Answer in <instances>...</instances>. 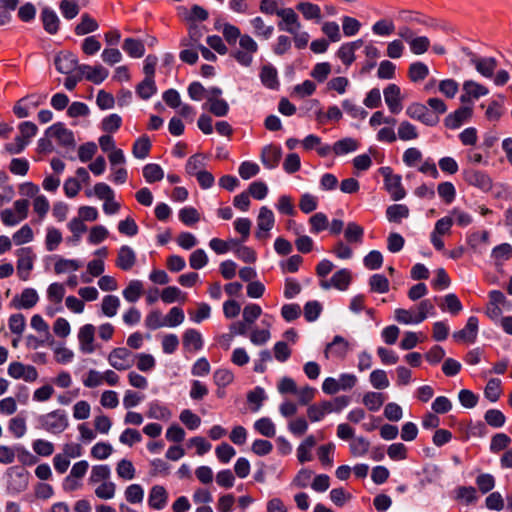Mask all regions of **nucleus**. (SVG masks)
Instances as JSON below:
<instances>
[{
  "instance_id": "7",
  "label": "nucleus",
  "mask_w": 512,
  "mask_h": 512,
  "mask_svg": "<svg viewBox=\"0 0 512 512\" xmlns=\"http://www.w3.org/2000/svg\"><path fill=\"white\" fill-rule=\"evenodd\" d=\"M278 17L280 20L278 21L277 26L280 31L293 34L301 30L302 24L294 9L280 8Z\"/></svg>"
},
{
  "instance_id": "11",
  "label": "nucleus",
  "mask_w": 512,
  "mask_h": 512,
  "mask_svg": "<svg viewBox=\"0 0 512 512\" xmlns=\"http://www.w3.org/2000/svg\"><path fill=\"white\" fill-rule=\"evenodd\" d=\"M274 223L275 218L272 210L266 206L261 207L257 217L256 237L258 239L266 238L268 232L273 228Z\"/></svg>"
},
{
  "instance_id": "19",
  "label": "nucleus",
  "mask_w": 512,
  "mask_h": 512,
  "mask_svg": "<svg viewBox=\"0 0 512 512\" xmlns=\"http://www.w3.org/2000/svg\"><path fill=\"white\" fill-rule=\"evenodd\" d=\"M363 40L347 42L340 46L336 55L345 66H350L356 59L355 51L363 45Z\"/></svg>"
},
{
  "instance_id": "2",
  "label": "nucleus",
  "mask_w": 512,
  "mask_h": 512,
  "mask_svg": "<svg viewBox=\"0 0 512 512\" xmlns=\"http://www.w3.org/2000/svg\"><path fill=\"white\" fill-rule=\"evenodd\" d=\"M38 421L41 428L53 434L62 433L69 425L66 412L59 409L41 415Z\"/></svg>"
},
{
  "instance_id": "38",
  "label": "nucleus",
  "mask_w": 512,
  "mask_h": 512,
  "mask_svg": "<svg viewBox=\"0 0 512 512\" xmlns=\"http://www.w3.org/2000/svg\"><path fill=\"white\" fill-rule=\"evenodd\" d=\"M104 272V262L101 258H95L87 265V273L81 275V280L84 283H90L91 277H98Z\"/></svg>"
},
{
  "instance_id": "62",
  "label": "nucleus",
  "mask_w": 512,
  "mask_h": 512,
  "mask_svg": "<svg viewBox=\"0 0 512 512\" xmlns=\"http://www.w3.org/2000/svg\"><path fill=\"white\" fill-rule=\"evenodd\" d=\"M484 419L488 425L494 428L502 427L506 421L505 415L498 409L487 410Z\"/></svg>"
},
{
  "instance_id": "18",
  "label": "nucleus",
  "mask_w": 512,
  "mask_h": 512,
  "mask_svg": "<svg viewBox=\"0 0 512 512\" xmlns=\"http://www.w3.org/2000/svg\"><path fill=\"white\" fill-rule=\"evenodd\" d=\"M349 351V343L342 336L336 335L332 342L328 343L324 355L328 359L330 355L337 358H344Z\"/></svg>"
},
{
  "instance_id": "39",
  "label": "nucleus",
  "mask_w": 512,
  "mask_h": 512,
  "mask_svg": "<svg viewBox=\"0 0 512 512\" xmlns=\"http://www.w3.org/2000/svg\"><path fill=\"white\" fill-rule=\"evenodd\" d=\"M205 156L203 154H194L186 162L185 171L191 176L198 175L199 172L204 171Z\"/></svg>"
},
{
  "instance_id": "56",
  "label": "nucleus",
  "mask_w": 512,
  "mask_h": 512,
  "mask_svg": "<svg viewBox=\"0 0 512 512\" xmlns=\"http://www.w3.org/2000/svg\"><path fill=\"white\" fill-rule=\"evenodd\" d=\"M116 472L119 478L132 480L135 477V467L130 460L121 459L117 463Z\"/></svg>"
},
{
  "instance_id": "43",
  "label": "nucleus",
  "mask_w": 512,
  "mask_h": 512,
  "mask_svg": "<svg viewBox=\"0 0 512 512\" xmlns=\"http://www.w3.org/2000/svg\"><path fill=\"white\" fill-rule=\"evenodd\" d=\"M38 300L39 296L36 290L33 288H26L20 294L17 307L22 309H30L36 305Z\"/></svg>"
},
{
  "instance_id": "9",
  "label": "nucleus",
  "mask_w": 512,
  "mask_h": 512,
  "mask_svg": "<svg viewBox=\"0 0 512 512\" xmlns=\"http://www.w3.org/2000/svg\"><path fill=\"white\" fill-rule=\"evenodd\" d=\"M8 375L14 379H22L25 382H34L38 378V371L33 365H25L21 362H11L8 366Z\"/></svg>"
},
{
  "instance_id": "26",
  "label": "nucleus",
  "mask_w": 512,
  "mask_h": 512,
  "mask_svg": "<svg viewBox=\"0 0 512 512\" xmlns=\"http://www.w3.org/2000/svg\"><path fill=\"white\" fill-rule=\"evenodd\" d=\"M41 21L44 30L49 34H56L59 30V18L54 10L49 7H45L41 11Z\"/></svg>"
},
{
  "instance_id": "24",
  "label": "nucleus",
  "mask_w": 512,
  "mask_h": 512,
  "mask_svg": "<svg viewBox=\"0 0 512 512\" xmlns=\"http://www.w3.org/2000/svg\"><path fill=\"white\" fill-rule=\"evenodd\" d=\"M463 91H464V94H462L460 97V100L462 103H466V102L470 101L471 97L477 99L481 96H485L489 92V90L485 86H483L477 82H474L472 80H468V81L464 82Z\"/></svg>"
},
{
  "instance_id": "60",
  "label": "nucleus",
  "mask_w": 512,
  "mask_h": 512,
  "mask_svg": "<svg viewBox=\"0 0 512 512\" xmlns=\"http://www.w3.org/2000/svg\"><path fill=\"white\" fill-rule=\"evenodd\" d=\"M370 443L364 437H356L353 438L349 447L350 452L355 457H360L365 455L369 450Z\"/></svg>"
},
{
  "instance_id": "58",
  "label": "nucleus",
  "mask_w": 512,
  "mask_h": 512,
  "mask_svg": "<svg viewBox=\"0 0 512 512\" xmlns=\"http://www.w3.org/2000/svg\"><path fill=\"white\" fill-rule=\"evenodd\" d=\"M65 295V287L61 283H52L49 285L47 289V299L55 303L57 305H60Z\"/></svg>"
},
{
  "instance_id": "10",
  "label": "nucleus",
  "mask_w": 512,
  "mask_h": 512,
  "mask_svg": "<svg viewBox=\"0 0 512 512\" xmlns=\"http://www.w3.org/2000/svg\"><path fill=\"white\" fill-rule=\"evenodd\" d=\"M463 178L468 185L477 187L483 191H489L492 188L491 178L483 171L466 169L463 172Z\"/></svg>"
},
{
  "instance_id": "22",
  "label": "nucleus",
  "mask_w": 512,
  "mask_h": 512,
  "mask_svg": "<svg viewBox=\"0 0 512 512\" xmlns=\"http://www.w3.org/2000/svg\"><path fill=\"white\" fill-rule=\"evenodd\" d=\"M55 66L60 73L69 74L74 70H78L80 65H78L77 57L74 54L66 52L56 57Z\"/></svg>"
},
{
  "instance_id": "13",
  "label": "nucleus",
  "mask_w": 512,
  "mask_h": 512,
  "mask_svg": "<svg viewBox=\"0 0 512 512\" xmlns=\"http://www.w3.org/2000/svg\"><path fill=\"white\" fill-rule=\"evenodd\" d=\"M95 327L92 324L83 325L78 332L79 348L84 354L95 351Z\"/></svg>"
},
{
  "instance_id": "36",
  "label": "nucleus",
  "mask_w": 512,
  "mask_h": 512,
  "mask_svg": "<svg viewBox=\"0 0 512 512\" xmlns=\"http://www.w3.org/2000/svg\"><path fill=\"white\" fill-rule=\"evenodd\" d=\"M143 294V283L140 280H132L123 290V297L130 303H135Z\"/></svg>"
},
{
  "instance_id": "31",
  "label": "nucleus",
  "mask_w": 512,
  "mask_h": 512,
  "mask_svg": "<svg viewBox=\"0 0 512 512\" xmlns=\"http://www.w3.org/2000/svg\"><path fill=\"white\" fill-rule=\"evenodd\" d=\"M489 233L487 231H481L474 233L469 238V244L472 248V253L482 254L486 253L488 249Z\"/></svg>"
},
{
  "instance_id": "12",
  "label": "nucleus",
  "mask_w": 512,
  "mask_h": 512,
  "mask_svg": "<svg viewBox=\"0 0 512 512\" xmlns=\"http://www.w3.org/2000/svg\"><path fill=\"white\" fill-rule=\"evenodd\" d=\"M470 62L474 65L478 73L486 78H492L498 66V62L493 57H479L473 53L470 54Z\"/></svg>"
},
{
  "instance_id": "46",
  "label": "nucleus",
  "mask_w": 512,
  "mask_h": 512,
  "mask_svg": "<svg viewBox=\"0 0 512 512\" xmlns=\"http://www.w3.org/2000/svg\"><path fill=\"white\" fill-rule=\"evenodd\" d=\"M254 429L265 437L272 438L276 434V428L272 420L268 417H262L254 423Z\"/></svg>"
},
{
  "instance_id": "5",
  "label": "nucleus",
  "mask_w": 512,
  "mask_h": 512,
  "mask_svg": "<svg viewBox=\"0 0 512 512\" xmlns=\"http://www.w3.org/2000/svg\"><path fill=\"white\" fill-rule=\"evenodd\" d=\"M379 171L384 177L385 187L392 199L397 201L404 198L406 192L401 183V176L393 174V170L390 167H381Z\"/></svg>"
},
{
  "instance_id": "41",
  "label": "nucleus",
  "mask_w": 512,
  "mask_h": 512,
  "mask_svg": "<svg viewBox=\"0 0 512 512\" xmlns=\"http://www.w3.org/2000/svg\"><path fill=\"white\" fill-rule=\"evenodd\" d=\"M359 147V143L357 140L347 137L343 138L333 145V152L336 155H344L353 151H356Z\"/></svg>"
},
{
  "instance_id": "27",
  "label": "nucleus",
  "mask_w": 512,
  "mask_h": 512,
  "mask_svg": "<svg viewBox=\"0 0 512 512\" xmlns=\"http://www.w3.org/2000/svg\"><path fill=\"white\" fill-rule=\"evenodd\" d=\"M333 411V403H330L329 401H322L320 403L310 405L307 409V415L312 422H317L322 420L326 414Z\"/></svg>"
},
{
  "instance_id": "49",
  "label": "nucleus",
  "mask_w": 512,
  "mask_h": 512,
  "mask_svg": "<svg viewBox=\"0 0 512 512\" xmlns=\"http://www.w3.org/2000/svg\"><path fill=\"white\" fill-rule=\"evenodd\" d=\"M309 224H310V232L313 234H318V233L326 230L329 227L328 218L322 212H318V213L312 215L309 219Z\"/></svg>"
},
{
  "instance_id": "64",
  "label": "nucleus",
  "mask_w": 512,
  "mask_h": 512,
  "mask_svg": "<svg viewBox=\"0 0 512 512\" xmlns=\"http://www.w3.org/2000/svg\"><path fill=\"white\" fill-rule=\"evenodd\" d=\"M179 419L189 430H195L201 424V418L189 409H184Z\"/></svg>"
},
{
  "instance_id": "25",
  "label": "nucleus",
  "mask_w": 512,
  "mask_h": 512,
  "mask_svg": "<svg viewBox=\"0 0 512 512\" xmlns=\"http://www.w3.org/2000/svg\"><path fill=\"white\" fill-rule=\"evenodd\" d=\"M183 347L189 352H196L202 349L203 339L201 333L196 329H187L183 334Z\"/></svg>"
},
{
  "instance_id": "30",
  "label": "nucleus",
  "mask_w": 512,
  "mask_h": 512,
  "mask_svg": "<svg viewBox=\"0 0 512 512\" xmlns=\"http://www.w3.org/2000/svg\"><path fill=\"white\" fill-rule=\"evenodd\" d=\"M147 417L150 419L168 421L172 417L169 408L158 401H152L148 404Z\"/></svg>"
},
{
  "instance_id": "37",
  "label": "nucleus",
  "mask_w": 512,
  "mask_h": 512,
  "mask_svg": "<svg viewBox=\"0 0 512 512\" xmlns=\"http://www.w3.org/2000/svg\"><path fill=\"white\" fill-rule=\"evenodd\" d=\"M250 24L254 30V34L257 37H262L267 40L272 36L274 32V27L266 25L264 20L260 16L251 19Z\"/></svg>"
},
{
  "instance_id": "34",
  "label": "nucleus",
  "mask_w": 512,
  "mask_h": 512,
  "mask_svg": "<svg viewBox=\"0 0 512 512\" xmlns=\"http://www.w3.org/2000/svg\"><path fill=\"white\" fill-rule=\"evenodd\" d=\"M122 48L132 58H141L145 53L143 42L134 38H126Z\"/></svg>"
},
{
  "instance_id": "33",
  "label": "nucleus",
  "mask_w": 512,
  "mask_h": 512,
  "mask_svg": "<svg viewBox=\"0 0 512 512\" xmlns=\"http://www.w3.org/2000/svg\"><path fill=\"white\" fill-rule=\"evenodd\" d=\"M260 79L264 86L276 89L279 86L277 70L272 65H264L260 72Z\"/></svg>"
},
{
  "instance_id": "50",
  "label": "nucleus",
  "mask_w": 512,
  "mask_h": 512,
  "mask_svg": "<svg viewBox=\"0 0 512 512\" xmlns=\"http://www.w3.org/2000/svg\"><path fill=\"white\" fill-rule=\"evenodd\" d=\"M120 307V300L115 295H107L103 298L101 310L107 317H113L117 314Z\"/></svg>"
},
{
  "instance_id": "4",
  "label": "nucleus",
  "mask_w": 512,
  "mask_h": 512,
  "mask_svg": "<svg viewBox=\"0 0 512 512\" xmlns=\"http://www.w3.org/2000/svg\"><path fill=\"white\" fill-rule=\"evenodd\" d=\"M209 245L216 254L235 253L239 256L254 255L253 251L248 247L243 246L240 241L235 239L224 241L219 238H213L210 240Z\"/></svg>"
},
{
  "instance_id": "40",
  "label": "nucleus",
  "mask_w": 512,
  "mask_h": 512,
  "mask_svg": "<svg viewBox=\"0 0 512 512\" xmlns=\"http://www.w3.org/2000/svg\"><path fill=\"white\" fill-rule=\"evenodd\" d=\"M429 74L428 66L423 62H414L408 69V77L412 82H420Z\"/></svg>"
},
{
  "instance_id": "59",
  "label": "nucleus",
  "mask_w": 512,
  "mask_h": 512,
  "mask_svg": "<svg viewBox=\"0 0 512 512\" xmlns=\"http://www.w3.org/2000/svg\"><path fill=\"white\" fill-rule=\"evenodd\" d=\"M334 451H335V445L333 443L321 445L318 448V451H317L318 458L323 466L331 467L333 465Z\"/></svg>"
},
{
  "instance_id": "29",
  "label": "nucleus",
  "mask_w": 512,
  "mask_h": 512,
  "mask_svg": "<svg viewBox=\"0 0 512 512\" xmlns=\"http://www.w3.org/2000/svg\"><path fill=\"white\" fill-rule=\"evenodd\" d=\"M398 20H400L403 25L411 27L415 24L428 26L429 21L426 17L422 16L418 12L409 11V10H401L397 16Z\"/></svg>"
},
{
  "instance_id": "51",
  "label": "nucleus",
  "mask_w": 512,
  "mask_h": 512,
  "mask_svg": "<svg viewBox=\"0 0 512 512\" xmlns=\"http://www.w3.org/2000/svg\"><path fill=\"white\" fill-rule=\"evenodd\" d=\"M443 311H448L452 315H457L462 311L463 306L456 294L450 293L445 295L444 303L440 305Z\"/></svg>"
},
{
  "instance_id": "47",
  "label": "nucleus",
  "mask_w": 512,
  "mask_h": 512,
  "mask_svg": "<svg viewBox=\"0 0 512 512\" xmlns=\"http://www.w3.org/2000/svg\"><path fill=\"white\" fill-rule=\"evenodd\" d=\"M398 137L402 141H411L419 137L417 127L408 121H402L398 126Z\"/></svg>"
},
{
  "instance_id": "48",
  "label": "nucleus",
  "mask_w": 512,
  "mask_h": 512,
  "mask_svg": "<svg viewBox=\"0 0 512 512\" xmlns=\"http://www.w3.org/2000/svg\"><path fill=\"white\" fill-rule=\"evenodd\" d=\"M143 176L148 183H154L163 179L164 171L160 165L149 163L143 167Z\"/></svg>"
},
{
  "instance_id": "57",
  "label": "nucleus",
  "mask_w": 512,
  "mask_h": 512,
  "mask_svg": "<svg viewBox=\"0 0 512 512\" xmlns=\"http://www.w3.org/2000/svg\"><path fill=\"white\" fill-rule=\"evenodd\" d=\"M384 400L383 394L378 392H368L363 397V403L370 411L379 410Z\"/></svg>"
},
{
  "instance_id": "17",
  "label": "nucleus",
  "mask_w": 512,
  "mask_h": 512,
  "mask_svg": "<svg viewBox=\"0 0 512 512\" xmlns=\"http://www.w3.org/2000/svg\"><path fill=\"white\" fill-rule=\"evenodd\" d=\"M78 71L82 77L94 84L102 83L109 75V71L101 65L89 66L83 64L78 67Z\"/></svg>"
},
{
  "instance_id": "44",
  "label": "nucleus",
  "mask_w": 512,
  "mask_h": 512,
  "mask_svg": "<svg viewBox=\"0 0 512 512\" xmlns=\"http://www.w3.org/2000/svg\"><path fill=\"white\" fill-rule=\"evenodd\" d=\"M409 209L403 204H394L387 208L386 216L390 222L399 223L403 218H407Z\"/></svg>"
},
{
  "instance_id": "16",
  "label": "nucleus",
  "mask_w": 512,
  "mask_h": 512,
  "mask_svg": "<svg viewBox=\"0 0 512 512\" xmlns=\"http://www.w3.org/2000/svg\"><path fill=\"white\" fill-rule=\"evenodd\" d=\"M385 103L393 114L402 110L401 90L396 84H389L383 91Z\"/></svg>"
},
{
  "instance_id": "42",
  "label": "nucleus",
  "mask_w": 512,
  "mask_h": 512,
  "mask_svg": "<svg viewBox=\"0 0 512 512\" xmlns=\"http://www.w3.org/2000/svg\"><path fill=\"white\" fill-rule=\"evenodd\" d=\"M7 474L9 477L16 478L17 479V489L18 490H25L28 487L29 483V472L24 469L17 466L10 467L7 470Z\"/></svg>"
},
{
  "instance_id": "15",
  "label": "nucleus",
  "mask_w": 512,
  "mask_h": 512,
  "mask_svg": "<svg viewBox=\"0 0 512 512\" xmlns=\"http://www.w3.org/2000/svg\"><path fill=\"white\" fill-rule=\"evenodd\" d=\"M478 334V318L470 316L465 327L453 333V338L458 342L474 343Z\"/></svg>"
},
{
  "instance_id": "8",
  "label": "nucleus",
  "mask_w": 512,
  "mask_h": 512,
  "mask_svg": "<svg viewBox=\"0 0 512 512\" xmlns=\"http://www.w3.org/2000/svg\"><path fill=\"white\" fill-rule=\"evenodd\" d=\"M406 115L411 119L420 121L427 126H435L439 122V117L432 113L424 104L412 103L406 108Z\"/></svg>"
},
{
  "instance_id": "61",
  "label": "nucleus",
  "mask_w": 512,
  "mask_h": 512,
  "mask_svg": "<svg viewBox=\"0 0 512 512\" xmlns=\"http://www.w3.org/2000/svg\"><path fill=\"white\" fill-rule=\"evenodd\" d=\"M145 326L150 330L166 326L165 318L159 310L150 311L145 318Z\"/></svg>"
},
{
  "instance_id": "6",
  "label": "nucleus",
  "mask_w": 512,
  "mask_h": 512,
  "mask_svg": "<svg viewBox=\"0 0 512 512\" xmlns=\"http://www.w3.org/2000/svg\"><path fill=\"white\" fill-rule=\"evenodd\" d=\"M107 360L114 369L125 371L133 366L134 354L127 348L117 347L111 350Z\"/></svg>"
},
{
  "instance_id": "54",
  "label": "nucleus",
  "mask_w": 512,
  "mask_h": 512,
  "mask_svg": "<svg viewBox=\"0 0 512 512\" xmlns=\"http://www.w3.org/2000/svg\"><path fill=\"white\" fill-rule=\"evenodd\" d=\"M502 393L501 381L497 378L490 379L485 387L484 395L490 402H496Z\"/></svg>"
},
{
  "instance_id": "14",
  "label": "nucleus",
  "mask_w": 512,
  "mask_h": 512,
  "mask_svg": "<svg viewBox=\"0 0 512 512\" xmlns=\"http://www.w3.org/2000/svg\"><path fill=\"white\" fill-rule=\"evenodd\" d=\"M48 137L57 139L60 145L69 147L75 145L73 132L67 129L62 123H56L46 130Z\"/></svg>"
},
{
  "instance_id": "28",
  "label": "nucleus",
  "mask_w": 512,
  "mask_h": 512,
  "mask_svg": "<svg viewBox=\"0 0 512 512\" xmlns=\"http://www.w3.org/2000/svg\"><path fill=\"white\" fill-rule=\"evenodd\" d=\"M167 492L163 486L155 485L151 488L148 504L151 508L161 510L166 506Z\"/></svg>"
},
{
  "instance_id": "1",
  "label": "nucleus",
  "mask_w": 512,
  "mask_h": 512,
  "mask_svg": "<svg viewBox=\"0 0 512 512\" xmlns=\"http://www.w3.org/2000/svg\"><path fill=\"white\" fill-rule=\"evenodd\" d=\"M397 35L408 44L410 51L415 55L426 53L431 46V41L427 36H417L415 31L408 26H400Z\"/></svg>"
},
{
  "instance_id": "23",
  "label": "nucleus",
  "mask_w": 512,
  "mask_h": 512,
  "mask_svg": "<svg viewBox=\"0 0 512 512\" xmlns=\"http://www.w3.org/2000/svg\"><path fill=\"white\" fill-rule=\"evenodd\" d=\"M282 156L280 147L274 145L265 146L261 153V162L267 169H274L278 166Z\"/></svg>"
},
{
  "instance_id": "52",
  "label": "nucleus",
  "mask_w": 512,
  "mask_h": 512,
  "mask_svg": "<svg viewBox=\"0 0 512 512\" xmlns=\"http://www.w3.org/2000/svg\"><path fill=\"white\" fill-rule=\"evenodd\" d=\"M82 262L73 259L60 258L54 265L56 274H63L78 270L82 267Z\"/></svg>"
},
{
  "instance_id": "21",
  "label": "nucleus",
  "mask_w": 512,
  "mask_h": 512,
  "mask_svg": "<svg viewBox=\"0 0 512 512\" xmlns=\"http://www.w3.org/2000/svg\"><path fill=\"white\" fill-rule=\"evenodd\" d=\"M472 108L468 106H462L453 113L449 114L445 118V125L450 129H456L460 127L465 121L472 116Z\"/></svg>"
},
{
  "instance_id": "32",
  "label": "nucleus",
  "mask_w": 512,
  "mask_h": 512,
  "mask_svg": "<svg viewBox=\"0 0 512 512\" xmlns=\"http://www.w3.org/2000/svg\"><path fill=\"white\" fill-rule=\"evenodd\" d=\"M296 9L303 15L305 20H315L319 22L322 18L321 8L312 2H300Z\"/></svg>"
},
{
  "instance_id": "55",
  "label": "nucleus",
  "mask_w": 512,
  "mask_h": 512,
  "mask_svg": "<svg viewBox=\"0 0 512 512\" xmlns=\"http://www.w3.org/2000/svg\"><path fill=\"white\" fill-rule=\"evenodd\" d=\"M98 29V23L96 20L91 18L88 14H84L81 17L80 23L75 27V33L77 35H85L94 32Z\"/></svg>"
},
{
  "instance_id": "20",
  "label": "nucleus",
  "mask_w": 512,
  "mask_h": 512,
  "mask_svg": "<svg viewBox=\"0 0 512 512\" xmlns=\"http://www.w3.org/2000/svg\"><path fill=\"white\" fill-rule=\"evenodd\" d=\"M351 282V273L347 269H341L337 271L330 279V281H321L320 285L324 289H328L331 286L338 290L344 291L348 288Z\"/></svg>"
},
{
  "instance_id": "45",
  "label": "nucleus",
  "mask_w": 512,
  "mask_h": 512,
  "mask_svg": "<svg viewBox=\"0 0 512 512\" xmlns=\"http://www.w3.org/2000/svg\"><path fill=\"white\" fill-rule=\"evenodd\" d=\"M437 193L446 204H451L456 197V188L452 182H441L437 186Z\"/></svg>"
},
{
  "instance_id": "53",
  "label": "nucleus",
  "mask_w": 512,
  "mask_h": 512,
  "mask_svg": "<svg viewBox=\"0 0 512 512\" xmlns=\"http://www.w3.org/2000/svg\"><path fill=\"white\" fill-rule=\"evenodd\" d=\"M157 91L155 81L152 78H144L136 87V93L144 100L149 99Z\"/></svg>"
},
{
  "instance_id": "35",
  "label": "nucleus",
  "mask_w": 512,
  "mask_h": 512,
  "mask_svg": "<svg viewBox=\"0 0 512 512\" xmlns=\"http://www.w3.org/2000/svg\"><path fill=\"white\" fill-rule=\"evenodd\" d=\"M151 141L148 136L139 137L133 144L132 154L137 159H145L151 150Z\"/></svg>"
},
{
  "instance_id": "3",
  "label": "nucleus",
  "mask_w": 512,
  "mask_h": 512,
  "mask_svg": "<svg viewBox=\"0 0 512 512\" xmlns=\"http://www.w3.org/2000/svg\"><path fill=\"white\" fill-rule=\"evenodd\" d=\"M240 49L232 53L235 60L242 66L249 67L253 62V56L258 50L256 41L248 34L239 39Z\"/></svg>"
},
{
  "instance_id": "63",
  "label": "nucleus",
  "mask_w": 512,
  "mask_h": 512,
  "mask_svg": "<svg viewBox=\"0 0 512 512\" xmlns=\"http://www.w3.org/2000/svg\"><path fill=\"white\" fill-rule=\"evenodd\" d=\"M125 498L131 504L142 503L144 490L139 484H131L125 490Z\"/></svg>"
}]
</instances>
